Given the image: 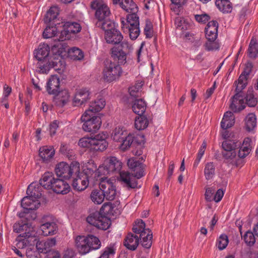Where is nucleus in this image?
<instances>
[{
  "mask_svg": "<svg viewBox=\"0 0 258 258\" xmlns=\"http://www.w3.org/2000/svg\"><path fill=\"white\" fill-rule=\"evenodd\" d=\"M78 174H77V178L74 179L72 185L74 189L78 191H82L85 190L88 186V176L84 174L79 175Z\"/></svg>",
  "mask_w": 258,
  "mask_h": 258,
  "instance_id": "obj_22",
  "label": "nucleus"
},
{
  "mask_svg": "<svg viewBox=\"0 0 258 258\" xmlns=\"http://www.w3.org/2000/svg\"><path fill=\"white\" fill-rule=\"evenodd\" d=\"M17 243L16 247L24 250L25 248L30 247L33 246L36 241L35 234H30V235H19L16 238Z\"/></svg>",
  "mask_w": 258,
  "mask_h": 258,
  "instance_id": "obj_13",
  "label": "nucleus"
},
{
  "mask_svg": "<svg viewBox=\"0 0 258 258\" xmlns=\"http://www.w3.org/2000/svg\"><path fill=\"white\" fill-rule=\"evenodd\" d=\"M91 7L96 10L95 17L98 19L96 26L103 30L111 27V22L107 20L110 11L107 3L103 0H96L92 3Z\"/></svg>",
  "mask_w": 258,
  "mask_h": 258,
  "instance_id": "obj_2",
  "label": "nucleus"
},
{
  "mask_svg": "<svg viewBox=\"0 0 258 258\" xmlns=\"http://www.w3.org/2000/svg\"><path fill=\"white\" fill-rule=\"evenodd\" d=\"M117 4L124 11L127 13L137 12L138 11L137 5L133 0H117L116 3H113V4Z\"/></svg>",
  "mask_w": 258,
  "mask_h": 258,
  "instance_id": "obj_33",
  "label": "nucleus"
},
{
  "mask_svg": "<svg viewBox=\"0 0 258 258\" xmlns=\"http://www.w3.org/2000/svg\"><path fill=\"white\" fill-rule=\"evenodd\" d=\"M55 178L51 172H45L39 180V184L46 189H52Z\"/></svg>",
  "mask_w": 258,
  "mask_h": 258,
  "instance_id": "obj_36",
  "label": "nucleus"
},
{
  "mask_svg": "<svg viewBox=\"0 0 258 258\" xmlns=\"http://www.w3.org/2000/svg\"><path fill=\"white\" fill-rule=\"evenodd\" d=\"M235 122V116L231 111H227L224 114L221 122V126L222 129L226 130L231 127Z\"/></svg>",
  "mask_w": 258,
  "mask_h": 258,
  "instance_id": "obj_37",
  "label": "nucleus"
},
{
  "mask_svg": "<svg viewBox=\"0 0 258 258\" xmlns=\"http://www.w3.org/2000/svg\"><path fill=\"white\" fill-rule=\"evenodd\" d=\"M250 143V139L247 138L244 140L243 143L239 150L238 156L239 158H244L250 153L251 150Z\"/></svg>",
  "mask_w": 258,
  "mask_h": 258,
  "instance_id": "obj_39",
  "label": "nucleus"
},
{
  "mask_svg": "<svg viewBox=\"0 0 258 258\" xmlns=\"http://www.w3.org/2000/svg\"><path fill=\"white\" fill-rule=\"evenodd\" d=\"M87 243L90 247V251L91 250L98 249L101 246V242L99 239L96 236L89 235L86 236Z\"/></svg>",
  "mask_w": 258,
  "mask_h": 258,
  "instance_id": "obj_49",
  "label": "nucleus"
},
{
  "mask_svg": "<svg viewBox=\"0 0 258 258\" xmlns=\"http://www.w3.org/2000/svg\"><path fill=\"white\" fill-rule=\"evenodd\" d=\"M87 240V238L85 236H78L76 238V246L78 251L82 254H86L90 251Z\"/></svg>",
  "mask_w": 258,
  "mask_h": 258,
  "instance_id": "obj_28",
  "label": "nucleus"
},
{
  "mask_svg": "<svg viewBox=\"0 0 258 258\" xmlns=\"http://www.w3.org/2000/svg\"><path fill=\"white\" fill-rule=\"evenodd\" d=\"M91 98V92L87 88L78 89L75 94L73 99L75 105H81L86 103Z\"/></svg>",
  "mask_w": 258,
  "mask_h": 258,
  "instance_id": "obj_18",
  "label": "nucleus"
},
{
  "mask_svg": "<svg viewBox=\"0 0 258 258\" xmlns=\"http://www.w3.org/2000/svg\"><path fill=\"white\" fill-rule=\"evenodd\" d=\"M27 194L36 200L41 196V186L37 182H32L28 187Z\"/></svg>",
  "mask_w": 258,
  "mask_h": 258,
  "instance_id": "obj_35",
  "label": "nucleus"
},
{
  "mask_svg": "<svg viewBox=\"0 0 258 258\" xmlns=\"http://www.w3.org/2000/svg\"><path fill=\"white\" fill-rule=\"evenodd\" d=\"M127 165L133 172L135 176L139 179L144 175V165L136 158H131L127 161Z\"/></svg>",
  "mask_w": 258,
  "mask_h": 258,
  "instance_id": "obj_17",
  "label": "nucleus"
},
{
  "mask_svg": "<svg viewBox=\"0 0 258 258\" xmlns=\"http://www.w3.org/2000/svg\"><path fill=\"white\" fill-rule=\"evenodd\" d=\"M56 62L49 59L38 61L36 63L37 71L41 74H47L49 70L56 65Z\"/></svg>",
  "mask_w": 258,
  "mask_h": 258,
  "instance_id": "obj_34",
  "label": "nucleus"
},
{
  "mask_svg": "<svg viewBox=\"0 0 258 258\" xmlns=\"http://www.w3.org/2000/svg\"><path fill=\"white\" fill-rule=\"evenodd\" d=\"M59 79L56 76H52L46 85V90L48 94L55 95L59 89Z\"/></svg>",
  "mask_w": 258,
  "mask_h": 258,
  "instance_id": "obj_29",
  "label": "nucleus"
},
{
  "mask_svg": "<svg viewBox=\"0 0 258 258\" xmlns=\"http://www.w3.org/2000/svg\"><path fill=\"white\" fill-rule=\"evenodd\" d=\"M70 100V94L68 90H64L58 92L53 98V102L57 106L62 107Z\"/></svg>",
  "mask_w": 258,
  "mask_h": 258,
  "instance_id": "obj_31",
  "label": "nucleus"
},
{
  "mask_svg": "<svg viewBox=\"0 0 258 258\" xmlns=\"http://www.w3.org/2000/svg\"><path fill=\"white\" fill-rule=\"evenodd\" d=\"M149 122L147 118L142 115H139L136 118L135 121V127L138 130L145 129L148 125Z\"/></svg>",
  "mask_w": 258,
  "mask_h": 258,
  "instance_id": "obj_48",
  "label": "nucleus"
},
{
  "mask_svg": "<svg viewBox=\"0 0 258 258\" xmlns=\"http://www.w3.org/2000/svg\"><path fill=\"white\" fill-rule=\"evenodd\" d=\"M143 84L138 83L129 88L128 91L131 96L136 97L139 96Z\"/></svg>",
  "mask_w": 258,
  "mask_h": 258,
  "instance_id": "obj_57",
  "label": "nucleus"
},
{
  "mask_svg": "<svg viewBox=\"0 0 258 258\" xmlns=\"http://www.w3.org/2000/svg\"><path fill=\"white\" fill-rule=\"evenodd\" d=\"M115 250V248L112 246L106 247L103 251V252L98 258H109L110 256L114 254Z\"/></svg>",
  "mask_w": 258,
  "mask_h": 258,
  "instance_id": "obj_62",
  "label": "nucleus"
},
{
  "mask_svg": "<svg viewBox=\"0 0 258 258\" xmlns=\"http://www.w3.org/2000/svg\"><path fill=\"white\" fill-rule=\"evenodd\" d=\"M99 188L102 190L104 198L112 201L115 199L116 191L113 182L110 179L102 178L99 183Z\"/></svg>",
  "mask_w": 258,
  "mask_h": 258,
  "instance_id": "obj_12",
  "label": "nucleus"
},
{
  "mask_svg": "<svg viewBox=\"0 0 258 258\" xmlns=\"http://www.w3.org/2000/svg\"><path fill=\"white\" fill-rule=\"evenodd\" d=\"M27 258H40V252L34 247H28L25 251Z\"/></svg>",
  "mask_w": 258,
  "mask_h": 258,
  "instance_id": "obj_60",
  "label": "nucleus"
},
{
  "mask_svg": "<svg viewBox=\"0 0 258 258\" xmlns=\"http://www.w3.org/2000/svg\"><path fill=\"white\" fill-rule=\"evenodd\" d=\"M258 54V43L255 38L252 37L248 49V55L250 58H255Z\"/></svg>",
  "mask_w": 258,
  "mask_h": 258,
  "instance_id": "obj_45",
  "label": "nucleus"
},
{
  "mask_svg": "<svg viewBox=\"0 0 258 258\" xmlns=\"http://www.w3.org/2000/svg\"><path fill=\"white\" fill-rule=\"evenodd\" d=\"M105 106V101L103 98H99L92 102L89 108L86 111H90L91 114H96V113L101 111Z\"/></svg>",
  "mask_w": 258,
  "mask_h": 258,
  "instance_id": "obj_38",
  "label": "nucleus"
},
{
  "mask_svg": "<svg viewBox=\"0 0 258 258\" xmlns=\"http://www.w3.org/2000/svg\"><path fill=\"white\" fill-rule=\"evenodd\" d=\"M50 47L46 43H41L34 51V57L38 61L49 59Z\"/></svg>",
  "mask_w": 258,
  "mask_h": 258,
  "instance_id": "obj_20",
  "label": "nucleus"
},
{
  "mask_svg": "<svg viewBox=\"0 0 258 258\" xmlns=\"http://www.w3.org/2000/svg\"><path fill=\"white\" fill-rule=\"evenodd\" d=\"M63 30L61 31L59 38L55 39V40H57L59 42L54 45L52 47V52L57 56L61 55L67 51L66 44L62 42L65 40L70 39L72 34H77L82 29L80 23L76 22H66L63 25Z\"/></svg>",
  "mask_w": 258,
  "mask_h": 258,
  "instance_id": "obj_1",
  "label": "nucleus"
},
{
  "mask_svg": "<svg viewBox=\"0 0 258 258\" xmlns=\"http://www.w3.org/2000/svg\"><path fill=\"white\" fill-rule=\"evenodd\" d=\"M204 175L207 180L212 179L215 174V165L213 162H208L204 168Z\"/></svg>",
  "mask_w": 258,
  "mask_h": 258,
  "instance_id": "obj_44",
  "label": "nucleus"
},
{
  "mask_svg": "<svg viewBox=\"0 0 258 258\" xmlns=\"http://www.w3.org/2000/svg\"><path fill=\"white\" fill-rule=\"evenodd\" d=\"M87 221L90 225L103 230H107L111 225L110 219L99 212L90 214L87 218Z\"/></svg>",
  "mask_w": 258,
  "mask_h": 258,
  "instance_id": "obj_10",
  "label": "nucleus"
},
{
  "mask_svg": "<svg viewBox=\"0 0 258 258\" xmlns=\"http://www.w3.org/2000/svg\"><path fill=\"white\" fill-rule=\"evenodd\" d=\"M147 104L142 99L136 100L132 106L133 111L139 115H142L144 113Z\"/></svg>",
  "mask_w": 258,
  "mask_h": 258,
  "instance_id": "obj_41",
  "label": "nucleus"
},
{
  "mask_svg": "<svg viewBox=\"0 0 258 258\" xmlns=\"http://www.w3.org/2000/svg\"><path fill=\"white\" fill-rule=\"evenodd\" d=\"M245 126L247 130L250 131L252 130L256 125V118L254 114L249 113L245 119Z\"/></svg>",
  "mask_w": 258,
  "mask_h": 258,
  "instance_id": "obj_47",
  "label": "nucleus"
},
{
  "mask_svg": "<svg viewBox=\"0 0 258 258\" xmlns=\"http://www.w3.org/2000/svg\"><path fill=\"white\" fill-rule=\"evenodd\" d=\"M134 141V137L131 134H127L125 137L121 141V144L120 145V148L122 151L128 149L132 144Z\"/></svg>",
  "mask_w": 258,
  "mask_h": 258,
  "instance_id": "obj_52",
  "label": "nucleus"
},
{
  "mask_svg": "<svg viewBox=\"0 0 258 258\" xmlns=\"http://www.w3.org/2000/svg\"><path fill=\"white\" fill-rule=\"evenodd\" d=\"M85 168L84 171H85V174L87 175V174H92V173H94L95 175L97 176L101 175L97 172L98 169V168H97V165L95 164L94 161L92 160H89L86 164Z\"/></svg>",
  "mask_w": 258,
  "mask_h": 258,
  "instance_id": "obj_51",
  "label": "nucleus"
},
{
  "mask_svg": "<svg viewBox=\"0 0 258 258\" xmlns=\"http://www.w3.org/2000/svg\"><path fill=\"white\" fill-rule=\"evenodd\" d=\"M55 151L52 146H44L39 149V156L44 162H48L54 156Z\"/></svg>",
  "mask_w": 258,
  "mask_h": 258,
  "instance_id": "obj_32",
  "label": "nucleus"
},
{
  "mask_svg": "<svg viewBox=\"0 0 258 258\" xmlns=\"http://www.w3.org/2000/svg\"><path fill=\"white\" fill-rule=\"evenodd\" d=\"M53 190L57 194H66L70 189L69 184L65 181L60 179H55L53 181V185L52 188Z\"/></svg>",
  "mask_w": 258,
  "mask_h": 258,
  "instance_id": "obj_27",
  "label": "nucleus"
},
{
  "mask_svg": "<svg viewBox=\"0 0 258 258\" xmlns=\"http://www.w3.org/2000/svg\"><path fill=\"white\" fill-rule=\"evenodd\" d=\"M245 100L246 104L250 107H253L256 104L257 99L254 96L252 88L248 89L247 90Z\"/></svg>",
  "mask_w": 258,
  "mask_h": 258,
  "instance_id": "obj_54",
  "label": "nucleus"
},
{
  "mask_svg": "<svg viewBox=\"0 0 258 258\" xmlns=\"http://www.w3.org/2000/svg\"><path fill=\"white\" fill-rule=\"evenodd\" d=\"M122 163L116 157L110 156L106 157L103 163L98 168L97 172L99 174L107 175L114 172H120Z\"/></svg>",
  "mask_w": 258,
  "mask_h": 258,
  "instance_id": "obj_6",
  "label": "nucleus"
},
{
  "mask_svg": "<svg viewBox=\"0 0 258 258\" xmlns=\"http://www.w3.org/2000/svg\"><path fill=\"white\" fill-rule=\"evenodd\" d=\"M40 205L39 200H36L30 196L23 198L21 200V206L23 209L26 210H34L38 208Z\"/></svg>",
  "mask_w": 258,
  "mask_h": 258,
  "instance_id": "obj_25",
  "label": "nucleus"
},
{
  "mask_svg": "<svg viewBox=\"0 0 258 258\" xmlns=\"http://www.w3.org/2000/svg\"><path fill=\"white\" fill-rule=\"evenodd\" d=\"M90 112V111H86L82 115V128L87 132L95 133L100 128L102 121L100 116Z\"/></svg>",
  "mask_w": 258,
  "mask_h": 258,
  "instance_id": "obj_8",
  "label": "nucleus"
},
{
  "mask_svg": "<svg viewBox=\"0 0 258 258\" xmlns=\"http://www.w3.org/2000/svg\"><path fill=\"white\" fill-rule=\"evenodd\" d=\"M133 50V45L127 40H123L119 45L113 46L111 49V57L117 64L123 65L126 62L127 56Z\"/></svg>",
  "mask_w": 258,
  "mask_h": 258,
  "instance_id": "obj_3",
  "label": "nucleus"
},
{
  "mask_svg": "<svg viewBox=\"0 0 258 258\" xmlns=\"http://www.w3.org/2000/svg\"><path fill=\"white\" fill-rule=\"evenodd\" d=\"M127 132L123 130L122 127H116L111 134V138L113 141L116 142H121V141L125 137Z\"/></svg>",
  "mask_w": 258,
  "mask_h": 258,
  "instance_id": "obj_43",
  "label": "nucleus"
},
{
  "mask_svg": "<svg viewBox=\"0 0 258 258\" xmlns=\"http://www.w3.org/2000/svg\"><path fill=\"white\" fill-rule=\"evenodd\" d=\"M13 230L16 233L24 232L20 235L36 234L32 224L29 221L24 222L22 220L16 222L13 225Z\"/></svg>",
  "mask_w": 258,
  "mask_h": 258,
  "instance_id": "obj_14",
  "label": "nucleus"
},
{
  "mask_svg": "<svg viewBox=\"0 0 258 258\" xmlns=\"http://www.w3.org/2000/svg\"><path fill=\"white\" fill-rule=\"evenodd\" d=\"M144 33L147 38H151L153 35V25L151 22L149 21L146 22Z\"/></svg>",
  "mask_w": 258,
  "mask_h": 258,
  "instance_id": "obj_63",
  "label": "nucleus"
},
{
  "mask_svg": "<svg viewBox=\"0 0 258 258\" xmlns=\"http://www.w3.org/2000/svg\"><path fill=\"white\" fill-rule=\"evenodd\" d=\"M137 12H130V14H128L126 17V20H123L125 21V24H127V26H139V17L136 14Z\"/></svg>",
  "mask_w": 258,
  "mask_h": 258,
  "instance_id": "obj_50",
  "label": "nucleus"
},
{
  "mask_svg": "<svg viewBox=\"0 0 258 258\" xmlns=\"http://www.w3.org/2000/svg\"><path fill=\"white\" fill-rule=\"evenodd\" d=\"M229 242L228 236L224 234H221L217 239L216 246L220 250L225 249Z\"/></svg>",
  "mask_w": 258,
  "mask_h": 258,
  "instance_id": "obj_53",
  "label": "nucleus"
},
{
  "mask_svg": "<svg viewBox=\"0 0 258 258\" xmlns=\"http://www.w3.org/2000/svg\"><path fill=\"white\" fill-rule=\"evenodd\" d=\"M56 244L54 238L48 239L46 240L38 241L36 242V248L39 252L47 253L49 252L50 248Z\"/></svg>",
  "mask_w": 258,
  "mask_h": 258,
  "instance_id": "obj_26",
  "label": "nucleus"
},
{
  "mask_svg": "<svg viewBox=\"0 0 258 258\" xmlns=\"http://www.w3.org/2000/svg\"><path fill=\"white\" fill-rule=\"evenodd\" d=\"M121 27L124 31H128L130 32V36L131 39H136L140 34L139 26H129L125 24L124 20H121Z\"/></svg>",
  "mask_w": 258,
  "mask_h": 258,
  "instance_id": "obj_40",
  "label": "nucleus"
},
{
  "mask_svg": "<svg viewBox=\"0 0 258 258\" xmlns=\"http://www.w3.org/2000/svg\"><path fill=\"white\" fill-rule=\"evenodd\" d=\"M215 191V188L214 187H208L206 189L205 194V199L208 202L213 200L214 194Z\"/></svg>",
  "mask_w": 258,
  "mask_h": 258,
  "instance_id": "obj_64",
  "label": "nucleus"
},
{
  "mask_svg": "<svg viewBox=\"0 0 258 258\" xmlns=\"http://www.w3.org/2000/svg\"><path fill=\"white\" fill-rule=\"evenodd\" d=\"M80 164L78 162L73 161L70 165L61 162L57 164L55 168L56 175L64 179H70L73 175L80 173Z\"/></svg>",
  "mask_w": 258,
  "mask_h": 258,
  "instance_id": "obj_7",
  "label": "nucleus"
},
{
  "mask_svg": "<svg viewBox=\"0 0 258 258\" xmlns=\"http://www.w3.org/2000/svg\"><path fill=\"white\" fill-rule=\"evenodd\" d=\"M245 107V103L244 102L242 96L238 93H236L232 98L230 104L231 109L235 112H239L243 109Z\"/></svg>",
  "mask_w": 258,
  "mask_h": 258,
  "instance_id": "obj_30",
  "label": "nucleus"
},
{
  "mask_svg": "<svg viewBox=\"0 0 258 258\" xmlns=\"http://www.w3.org/2000/svg\"><path fill=\"white\" fill-rule=\"evenodd\" d=\"M107 135L102 133L96 135L94 138V143L92 144V150L95 151H103L108 146V143L106 141Z\"/></svg>",
  "mask_w": 258,
  "mask_h": 258,
  "instance_id": "obj_19",
  "label": "nucleus"
},
{
  "mask_svg": "<svg viewBox=\"0 0 258 258\" xmlns=\"http://www.w3.org/2000/svg\"><path fill=\"white\" fill-rule=\"evenodd\" d=\"M103 191L99 189L93 190L91 194V199L95 204H101L104 200Z\"/></svg>",
  "mask_w": 258,
  "mask_h": 258,
  "instance_id": "obj_46",
  "label": "nucleus"
},
{
  "mask_svg": "<svg viewBox=\"0 0 258 258\" xmlns=\"http://www.w3.org/2000/svg\"><path fill=\"white\" fill-rule=\"evenodd\" d=\"M250 70L246 69L239 76L237 81H235L234 85L236 86L235 91L239 94L246 86L247 84V77L249 75Z\"/></svg>",
  "mask_w": 258,
  "mask_h": 258,
  "instance_id": "obj_21",
  "label": "nucleus"
},
{
  "mask_svg": "<svg viewBox=\"0 0 258 258\" xmlns=\"http://www.w3.org/2000/svg\"><path fill=\"white\" fill-rule=\"evenodd\" d=\"M241 143L236 140H226L222 144L223 151L222 155L224 160L231 165H236V152L235 150L238 148Z\"/></svg>",
  "mask_w": 258,
  "mask_h": 258,
  "instance_id": "obj_5",
  "label": "nucleus"
},
{
  "mask_svg": "<svg viewBox=\"0 0 258 258\" xmlns=\"http://www.w3.org/2000/svg\"><path fill=\"white\" fill-rule=\"evenodd\" d=\"M42 223L40 228L42 231L41 234L43 235H52L56 233L58 227L51 216H44L42 218Z\"/></svg>",
  "mask_w": 258,
  "mask_h": 258,
  "instance_id": "obj_11",
  "label": "nucleus"
},
{
  "mask_svg": "<svg viewBox=\"0 0 258 258\" xmlns=\"http://www.w3.org/2000/svg\"><path fill=\"white\" fill-rule=\"evenodd\" d=\"M93 138L84 137L80 139L78 144L83 148H88L92 150V144L94 143Z\"/></svg>",
  "mask_w": 258,
  "mask_h": 258,
  "instance_id": "obj_56",
  "label": "nucleus"
},
{
  "mask_svg": "<svg viewBox=\"0 0 258 258\" xmlns=\"http://www.w3.org/2000/svg\"><path fill=\"white\" fill-rule=\"evenodd\" d=\"M215 5L217 8L223 13H229L232 11V6L229 0H216Z\"/></svg>",
  "mask_w": 258,
  "mask_h": 258,
  "instance_id": "obj_42",
  "label": "nucleus"
},
{
  "mask_svg": "<svg viewBox=\"0 0 258 258\" xmlns=\"http://www.w3.org/2000/svg\"><path fill=\"white\" fill-rule=\"evenodd\" d=\"M218 23L216 21L209 22L205 28V36L207 40H216L218 36Z\"/></svg>",
  "mask_w": 258,
  "mask_h": 258,
  "instance_id": "obj_23",
  "label": "nucleus"
},
{
  "mask_svg": "<svg viewBox=\"0 0 258 258\" xmlns=\"http://www.w3.org/2000/svg\"><path fill=\"white\" fill-rule=\"evenodd\" d=\"M206 49L208 51L216 50L219 49V44L216 40H207L205 44Z\"/></svg>",
  "mask_w": 258,
  "mask_h": 258,
  "instance_id": "obj_61",
  "label": "nucleus"
},
{
  "mask_svg": "<svg viewBox=\"0 0 258 258\" xmlns=\"http://www.w3.org/2000/svg\"><path fill=\"white\" fill-rule=\"evenodd\" d=\"M69 52L75 59L81 60L84 57L83 51L78 48L72 47L69 50Z\"/></svg>",
  "mask_w": 258,
  "mask_h": 258,
  "instance_id": "obj_59",
  "label": "nucleus"
},
{
  "mask_svg": "<svg viewBox=\"0 0 258 258\" xmlns=\"http://www.w3.org/2000/svg\"><path fill=\"white\" fill-rule=\"evenodd\" d=\"M140 242V237L135 233H129L124 240V245L128 249L135 250Z\"/></svg>",
  "mask_w": 258,
  "mask_h": 258,
  "instance_id": "obj_24",
  "label": "nucleus"
},
{
  "mask_svg": "<svg viewBox=\"0 0 258 258\" xmlns=\"http://www.w3.org/2000/svg\"><path fill=\"white\" fill-rule=\"evenodd\" d=\"M110 27L104 30L105 31V39L108 43L112 44H119L121 42L123 36L119 31L116 29L108 30Z\"/></svg>",
  "mask_w": 258,
  "mask_h": 258,
  "instance_id": "obj_15",
  "label": "nucleus"
},
{
  "mask_svg": "<svg viewBox=\"0 0 258 258\" xmlns=\"http://www.w3.org/2000/svg\"><path fill=\"white\" fill-rule=\"evenodd\" d=\"M135 175L131 174L127 171H120L118 180L124 186L127 188H135L137 187V181Z\"/></svg>",
  "mask_w": 258,
  "mask_h": 258,
  "instance_id": "obj_16",
  "label": "nucleus"
},
{
  "mask_svg": "<svg viewBox=\"0 0 258 258\" xmlns=\"http://www.w3.org/2000/svg\"><path fill=\"white\" fill-rule=\"evenodd\" d=\"M134 233L137 234L140 239L142 245L150 248L152 243V232L149 228H145V224L142 220H137L133 227Z\"/></svg>",
  "mask_w": 258,
  "mask_h": 258,
  "instance_id": "obj_4",
  "label": "nucleus"
},
{
  "mask_svg": "<svg viewBox=\"0 0 258 258\" xmlns=\"http://www.w3.org/2000/svg\"><path fill=\"white\" fill-rule=\"evenodd\" d=\"M57 32L56 26H48L43 31V36L45 38H49L52 37H55Z\"/></svg>",
  "mask_w": 258,
  "mask_h": 258,
  "instance_id": "obj_55",
  "label": "nucleus"
},
{
  "mask_svg": "<svg viewBox=\"0 0 258 258\" xmlns=\"http://www.w3.org/2000/svg\"><path fill=\"white\" fill-rule=\"evenodd\" d=\"M122 73L121 67L110 60L105 62L103 70L104 80L107 82H112L118 80Z\"/></svg>",
  "mask_w": 258,
  "mask_h": 258,
  "instance_id": "obj_9",
  "label": "nucleus"
},
{
  "mask_svg": "<svg viewBox=\"0 0 258 258\" xmlns=\"http://www.w3.org/2000/svg\"><path fill=\"white\" fill-rule=\"evenodd\" d=\"M245 243L249 246L253 245L255 242V238L253 233L249 231H247L243 236Z\"/></svg>",
  "mask_w": 258,
  "mask_h": 258,
  "instance_id": "obj_58",
  "label": "nucleus"
}]
</instances>
